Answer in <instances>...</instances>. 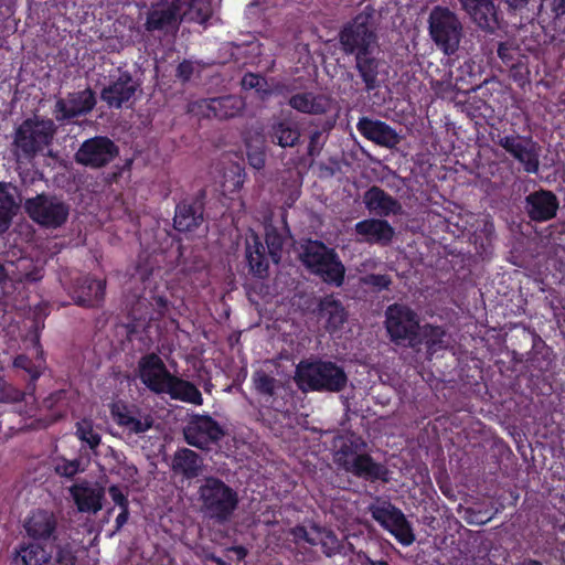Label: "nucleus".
<instances>
[{
	"label": "nucleus",
	"mask_w": 565,
	"mask_h": 565,
	"mask_svg": "<svg viewBox=\"0 0 565 565\" xmlns=\"http://www.w3.org/2000/svg\"><path fill=\"white\" fill-rule=\"evenodd\" d=\"M139 377L154 393H166L174 399L195 405L202 404L200 391L191 383L171 375L162 360L156 354L146 355L140 360Z\"/></svg>",
	"instance_id": "nucleus-1"
},
{
	"label": "nucleus",
	"mask_w": 565,
	"mask_h": 565,
	"mask_svg": "<svg viewBox=\"0 0 565 565\" xmlns=\"http://www.w3.org/2000/svg\"><path fill=\"white\" fill-rule=\"evenodd\" d=\"M386 329L392 340L409 345L425 343L430 350L441 343L444 331L437 327H419L416 315L408 308L394 305L386 310Z\"/></svg>",
	"instance_id": "nucleus-2"
},
{
	"label": "nucleus",
	"mask_w": 565,
	"mask_h": 565,
	"mask_svg": "<svg viewBox=\"0 0 565 565\" xmlns=\"http://www.w3.org/2000/svg\"><path fill=\"white\" fill-rule=\"evenodd\" d=\"M217 3L218 0H190L184 10L185 3L180 0H160L152 4L146 26L150 31L174 26L182 17L203 23L212 15Z\"/></svg>",
	"instance_id": "nucleus-3"
},
{
	"label": "nucleus",
	"mask_w": 565,
	"mask_h": 565,
	"mask_svg": "<svg viewBox=\"0 0 565 565\" xmlns=\"http://www.w3.org/2000/svg\"><path fill=\"white\" fill-rule=\"evenodd\" d=\"M295 380L302 391L337 392L347 384V375L343 370L332 362L324 361L300 362Z\"/></svg>",
	"instance_id": "nucleus-4"
},
{
	"label": "nucleus",
	"mask_w": 565,
	"mask_h": 565,
	"mask_svg": "<svg viewBox=\"0 0 565 565\" xmlns=\"http://www.w3.org/2000/svg\"><path fill=\"white\" fill-rule=\"evenodd\" d=\"M365 444L353 434L340 436L334 440V460L345 470L370 479H385L384 469L370 457L362 455Z\"/></svg>",
	"instance_id": "nucleus-5"
},
{
	"label": "nucleus",
	"mask_w": 565,
	"mask_h": 565,
	"mask_svg": "<svg viewBox=\"0 0 565 565\" xmlns=\"http://www.w3.org/2000/svg\"><path fill=\"white\" fill-rule=\"evenodd\" d=\"M301 262L326 282L340 286L344 278V266L337 254L317 241H307L299 249Z\"/></svg>",
	"instance_id": "nucleus-6"
},
{
	"label": "nucleus",
	"mask_w": 565,
	"mask_h": 565,
	"mask_svg": "<svg viewBox=\"0 0 565 565\" xmlns=\"http://www.w3.org/2000/svg\"><path fill=\"white\" fill-rule=\"evenodd\" d=\"M433 40L447 55L454 54L460 43L461 24L457 17L445 8H435L429 17Z\"/></svg>",
	"instance_id": "nucleus-7"
},
{
	"label": "nucleus",
	"mask_w": 565,
	"mask_h": 565,
	"mask_svg": "<svg viewBox=\"0 0 565 565\" xmlns=\"http://www.w3.org/2000/svg\"><path fill=\"white\" fill-rule=\"evenodd\" d=\"M54 135V124L38 117L26 119L17 130L14 143L26 157L42 151Z\"/></svg>",
	"instance_id": "nucleus-8"
},
{
	"label": "nucleus",
	"mask_w": 565,
	"mask_h": 565,
	"mask_svg": "<svg viewBox=\"0 0 565 565\" xmlns=\"http://www.w3.org/2000/svg\"><path fill=\"white\" fill-rule=\"evenodd\" d=\"M200 499L205 510L215 518L230 515L237 503L236 494L217 479H207L200 489Z\"/></svg>",
	"instance_id": "nucleus-9"
},
{
	"label": "nucleus",
	"mask_w": 565,
	"mask_h": 565,
	"mask_svg": "<svg viewBox=\"0 0 565 565\" xmlns=\"http://www.w3.org/2000/svg\"><path fill=\"white\" fill-rule=\"evenodd\" d=\"M371 513L403 545H411L415 535L405 515L388 502H377L371 508Z\"/></svg>",
	"instance_id": "nucleus-10"
},
{
	"label": "nucleus",
	"mask_w": 565,
	"mask_h": 565,
	"mask_svg": "<svg viewBox=\"0 0 565 565\" xmlns=\"http://www.w3.org/2000/svg\"><path fill=\"white\" fill-rule=\"evenodd\" d=\"M25 210L33 221L47 227L62 225L68 216L67 205L56 198L44 195L28 200Z\"/></svg>",
	"instance_id": "nucleus-11"
},
{
	"label": "nucleus",
	"mask_w": 565,
	"mask_h": 565,
	"mask_svg": "<svg viewBox=\"0 0 565 565\" xmlns=\"http://www.w3.org/2000/svg\"><path fill=\"white\" fill-rule=\"evenodd\" d=\"M341 43L347 52L366 54L374 44V35L370 26V17L361 14L341 33Z\"/></svg>",
	"instance_id": "nucleus-12"
},
{
	"label": "nucleus",
	"mask_w": 565,
	"mask_h": 565,
	"mask_svg": "<svg viewBox=\"0 0 565 565\" xmlns=\"http://www.w3.org/2000/svg\"><path fill=\"white\" fill-rule=\"evenodd\" d=\"M118 153L117 147L105 137L86 140L76 152V161L84 166L98 168L110 162Z\"/></svg>",
	"instance_id": "nucleus-13"
},
{
	"label": "nucleus",
	"mask_w": 565,
	"mask_h": 565,
	"mask_svg": "<svg viewBox=\"0 0 565 565\" xmlns=\"http://www.w3.org/2000/svg\"><path fill=\"white\" fill-rule=\"evenodd\" d=\"M188 444L198 448H207L223 436L222 428L209 416L193 417L184 429Z\"/></svg>",
	"instance_id": "nucleus-14"
},
{
	"label": "nucleus",
	"mask_w": 565,
	"mask_h": 565,
	"mask_svg": "<svg viewBox=\"0 0 565 565\" xmlns=\"http://www.w3.org/2000/svg\"><path fill=\"white\" fill-rule=\"evenodd\" d=\"M500 145L523 166L525 171L534 173L539 169V146L529 138L504 137Z\"/></svg>",
	"instance_id": "nucleus-15"
},
{
	"label": "nucleus",
	"mask_w": 565,
	"mask_h": 565,
	"mask_svg": "<svg viewBox=\"0 0 565 565\" xmlns=\"http://www.w3.org/2000/svg\"><path fill=\"white\" fill-rule=\"evenodd\" d=\"M71 495L81 512L97 513L103 504L104 489L97 484L81 482L71 489Z\"/></svg>",
	"instance_id": "nucleus-16"
},
{
	"label": "nucleus",
	"mask_w": 565,
	"mask_h": 565,
	"mask_svg": "<svg viewBox=\"0 0 565 565\" xmlns=\"http://www.w3.org/2000/svg\"><path fill=\"white\" fill-rule=\"evenodd\" d=\"M359 131L373 142L392 148L399 142L398 135L386 124L363 118L358 124Z\"/></svg>",
	"instance_id": "nucleus-17"
},
{
	"label": "nucleus",
	"mask_w": 565,
	"mask_h": 565,
	"mask_svg": "<svg viewBox=\"0 0 565 565\" xmlns=\"http://www.w3.org/2000/svg\"><path fill=\"white\" fill-rule=\"evenodd\" d=\"M462 8L481 28L492 31L497 25V11L493 2L489 0H460Z\"/></svg>",
	"instance_id": "nucleus-18"
},
{
	"label": "nucleus",
	"mask_w": 565,
	"mask_h": 565,
	"mask_svg": "<svg viewBox=\"0 0 565 565\" xmlns=\"http://www.w3.org/2000/svg\"><path fill=\"white\" fill-rule=\"evenodd\" d=\"M95 105L94 94L85 89L73 94L67 100L56 103V118L65 119L89 111Z\"/></svg>",
	"instance_id": "nucleus-19"
},
{
	"label": "nucleus",
	"mask_w": 565,
	"mask_h": 565,
	"mask_svg": "<svg viewBox=\"0 0 565 565\" xmlns=\"http://www.w3.org/2000/svg\"><path fill=\"white\" fill-rule=\"evenodd\" d=\"M558 203L554 194L541 191L527 196V212L531 218L545 221L556 213Z\"/></svg>",
	"instance_id": "nucleus-20"
},
{
	"label": "nucleus",
	"mask_w": 565,
	"mask_h": 565,
	"mask_svg": "<svg viewBox=\"0 0 565 565\" xmlns=\"http://www.w3.org/2000/svg\"><path fill=\"white\" fill-rule=\"evenodd\" d=\"M355 230L361 239L370 243H388L394 234L390 224L382 220H365L355 225Z\"/></svg>",
	"instance_id": "nucleus-21"
},
{
	"label": "nucleus",
	"mask_w": 565,
	"mask_h": 565,
	"mask_svg": "<svg viewBox=\"0 0 565 565\" xmlns=\"http://www.w3.org/2000/svg\"><path fill=\"white\" fill-rule=\"evenodd\" d=\"M136 83L128 75H121L117 82L103 90V99L113 107H120L128 102L136 92Z\"/></svg>",
	"instance_id": "nucleus-22"
},
{
	"label": "nucleus",
	"mask_w": 565,
	"mask_h": 565,
	"mask_svg": "<svg viewBox=\"0 0 565 565\" xmlns=\"http://www.w3.org/2000/svg\"><path fill=\"white\" fill-rule=\"evenodd\" d=\"M246 256L254 274L262 277L267 273L268 262L265 247L254 231H250L246 237Z\"/></svg>",
	"instance_id": "nucleus-23"
},
{
	"label": "nucleus",
	"mask_w": 565,
	"mask_h": 565,
	"mask_svg": "<svg viewBox=\"0 0 565 565\" xmlns=\"http://www.w3.org/2000/svg\"><path fill=\"white\" fill-rule=\"evenodd\" d=\"M55 524L56 521L53 513L36 510L30 514L24 527L29 535L36 539H45L53 533Z\"/></svg>",
	"instance_id": "nucleus-24"
},
{
	"label": "nucleus",
	"mask_w": 565,
	"mask_h": 565,
	"mask_svg": "<svg viewBox=\"0 0 565 565\" xmlns=\"http://www.w3.org/2000/svg\"><path fill=\"white\" fill-rule=\"evenodd\" d=\"M12 565H54L51 555L39 544L21 545L13 555Z\"/></svg>",
	"instance_id": "nucleus-25"
},
{
	"label": "nucleus",
	"mask_w": 565,
	"mask_h": 565,
	"mask_svg": "<svg viewBox=\"0 0 565 565\" xmlns=\"http://www.w3.org/2000/svg\"><path fill=\"white\" fill-rule=\"evenodd\" d=\"M17 189L9 183H0V232L8 230L19 205L15 200Z\"/></svg>",
	"instance_id": "nucleus-26"
},
{
	"label": "nucleus",
	"mask_w": 565,
	"mask_h": 565,
	"mask_svg": "<svg viewBox=\"0 0 565 565\" xmlns=\"http://www.w3.org/2000/svg\"><path fill=\"white\" fill-rule=\"evenodd\" d=\"M111 415L118 425L125 426L134 433L146 431L151 425L148 418H136L127 405L121 402H116L111 405Z\"/></svg>",
	"instance_id": "nucleus-27"
},
{
	"label": "nucleus",
	"mask_w": 565,
	"mask_h": 565,
	"mask_svg": "<svg viewBox=\"0 0 565 565\" xmlns=\"http://www.w3.org/2000/svg\"><path fill=\"white\" fill-rule=\"evenodd\" d=\"M320 320L330 331L338 330L345 320V312L341 303L332 297H326L320 303Z\"/></svg>",
	"instance_id": "nucleus-28"
},
{
	"label": "nucleus",
	"mask_w": 565,
	"mask_h": 565,
	"mask_svg": "<svg viewBox=\"0 0 565 565\" xmlns=\"http://www.w3.org/2000/svg\"><path fill=\"white\" fill-rule=\"evenodd\" d=\"M364 202L371 212L379 215H388L398 210L397 203L377 188H372L365 193Z\"/></svg>",
	"instance_id": "nucleus-29"
},
{
	"label": "nucleus",
	"mask_w": 565,
	"mask_h": 565,
	"mask_svg": "<svg viewBox=\"0 0 565 565\" xmlns=\"http://www.w3.org/2000/svg\"><path fill=\"white\" fill-rule=\"evenodd\" d=\"M106 451L105 456L108 459L110 471L120 477L127 483L137 482V468L134 465L128 463L122 454L114 450L113 448L108 447Z\"/></svg>",
	"instance_id": "nucleus-30"
},
{
	"label": "nucleus",
	"mask_w": 565,
	"mask_h": 565,
	"mask_svg": "<svg viewBox=\"0 0 565 565\" xmlns=\"http://www.w3.org/2000/svg\"><path fill=\"white\" fill-rule=\"evenodd\" d=\"M289 104L298 111L319 114L323 113L328 108L329 100L323 96H316L311 93H301L292 96Z\"/></svg>",
	"instance_id": "nucleus-31"
},
{
	"label": "nucleus",
	"mask_w": 565,
	"mask_h": 565,
	"mask_svg": "<svg viewBox=\"0 0 565 565\" xmlns=\"http://www.w3.org/2000/svg\"><path fill=\"white\" fill-rule=\"evenodd\" d=\"M201 459L190 449H181L175 452L172 467L175 471L183 473L186 477H195L201 469Z\"/></svg>",
	"instance_id": "nucleus-32"
},
{
	"label": "nucleus",
	"mask_w": 565,
	"mask_h": 565,
	"mask_svg": "<svg viewBox=\"0 0 565 565\" xmlns=\"http://www.w3.org/2000/svg\"><path fill=\"white\" fill-rule=\"evenodd\" d=\"M105 282L102 279L85 280L74 295V299L78 305L93 306L97 303L104 296Z\"/></svg>",
	"instance_id": "nucleus-33"
},
{
	"label": "nucleus",
	"mask_w": 565,
	"mask_h": 565,
	"mask_svg": "<svg viewBox=\"0 0 565 565\" xmlns=\"http://www.w3.org/2000/svg\"><path fill=\"white\" fill-rule=\"evenodd\" d=\"M212 110H215V117L220 119L234 117L241 113L244 103L239 97L226 96L221 98H212Z\"/></svg>",
	"instance_id": "nucleus-34"
},
{
	"label": "nucleus",
	"mask_w": 565,
	"mask_h": 565,
	"mask_svg": "<svg viewBox=\"0 0 565 565\" xmlns=\"http://www.w3.org/2000/svg\"><path fill=\"white\" fill-rule=\"evenodd\" d=\"M14 366L23 369L26 373L30 374L32 380L38 379L44 369V360L40 349L34 347L32 351V358L28 355L18 356L14 360Z\"/></svg>",
	"instance_id": "nucleus-35"
},
{
	"label": "nucleus",
	"mask_w": 565,
	"mask_h": 565,
	"mask_svg": "<svg viewBox=\"0 0 565 565\" xmlns=\"http://www.w3.org/2000/svg\"><path fill=\"white\" fill-rule=\"evenodd\" d=\"M202 223V216L195 215L192 207L178 206L174 215V227L180 232H191Z\"/></svg>",
	"instance_id": "nucleus-36"
},
{
	"label": "nucleus",
	"mask_w": 565,
	"mask_h": 565,
	"mask_svg": "<svg viewBox=\"0 0 565 565\" xmlns=\"http://www.w3.org/2000/svg\"><path fill=\"white\" fill-rule=\"evenodd\" d=\"M247 158L250 166L255 169H262L265 164V139L256 134L246 140Z\"/></svg>",
	"instance_id": "nucleus-37"
},
{
	"label": "nucleus",
	"mask_w": 565,
	"mask_h": 565,
	"mask_svg": "<svg viewBox=\"0 0 565 565\" xmlns=\"http://www.w3.org/2000/svg\"><path fill=\"white\" fill-rule=\"evenodd\" d=\"M242 87L245 90L255 89L257 96L263 100L267 99L276 92V88H274L263 77L256 74H246L242 79Z\"/></svg>",
	"instance_id": "nucleus-38"
},
{
	"label": "nucleus",
	"mask_w": 565,
	"mask_h": 565,
	"mask_svg": "<svg viewBox=\"0 0 565 565\" xmlns=\"http://www.w3.org/2000/svg\"><path fill=\"white\" fill-rule=\"evenodd\" d=\"M356 64L361 75L369 88L374 87L377 74L379 63L369 56V53L356 56Z\"/></svg>",
	"instance_id": "nucleus-39"
},
{
	"label": "nucleus",
	"mask_w": 565,
	"mask_h": 565,
	"mask_svg": "<svg viewBox=\"0 0 565 565\" xmlns=\"http://www.w3.org/2000/svg\"><path fill=\"white\" fill-rule=\"evenodd\" d=\"M274 137L281 147L294 146L298 140L299 134L289 122H280L274 127Z\"/></svg>",
	"instance_id": "nucleus-40"
},
{
	"label": "nucleus",
	"mask_w": 565,
	"mask_h": 565,
	"mask_svg": "<svg viewBox=\"0 0 565 565\" xmlns=\"http://www.w3.org/2000/svg\"><path fill=\"white\" fill-rule=\"evenodd\" d=\"M76 435L93 450L100 444V436L89 420L84 419L77 424Z\"/></svg>",
	"instance_id": "nucleus-41"
},
{
	"label": "nucleus",
	"mask_w": 565,
	"mask_h": 565,
	"mask_svg": "<svg viewBox=\"0 0 565 565\" xmlns=\"http://www.w3.org/2000/svg\"><path fill=\"white\" fill-rule=\"evenodd\" d=\"M266 243L268 254L274 263H278L281 257V249L285 245V238L278 234L275 230H268L266 233Z\"/></svg>",
	"instance_id": "nucleus-42"
},
{
	"label": "nucleus",
	"mask_w": 565,
	"mask_h": 565,
	"mask_svg": "<svg viewBox=\"0 0 565 565\" xmlns=\"http://www.w3.org/2000/svg\"><path fill=\"white\" fill-rule=\"evenodd\" d=\"M316 534L319 536L320 543L328 556L337 553L340 548V542L337 539V536L329 532V531H315Z\"/></svg>",
	"instance_id": "nucleus-43"
},
{
	"label": "nucleus",
	"mask_w": 565,
	"mask_h": 565,
	"mask_svg": "<svg viewBox=\"0 0 565 565\" xmlns=\"http://www.w3.org/2000/svg\"><path fill=\"white\" fill-rule=\"evenodd\" d=\"M55 471L64 477H73L79 471V462L64 458L58 459L55 463Z\"/></svg>",
	"instance_id": "nucleus-44"
},
{
	"label": "nucleus",
	"mask_w": 565,
	"mask_h": 565,
	"mask_svg": "<svg viewBox=\"0 0 565 565\" xmlns=\"http://www.w3.org/2000/svg\"><path fill=\"white\" fill-rule=\"evenodd\" d=\"M210 103H212V98L199 100L192 105L191 111L202 117H215V110H212Z\"/></svg>",
	"instance_id": "nucleus-45"
},
{
	"label": "nucleus",
	"mask_w": 565,
	"mask_h": 565,
	"mask_svg": "<svg viewBox=\"0 0 565 565\" xmlns=\"http://www.w3.org/2000/svg\"><path fill=\"white\" fill-rule=\"evenodd\" d=\"M74 554L68 545L60 546L55 557L56 565H73Z\"/></svg>",
	"instance_id": "nucleus-46"
},
{
	"label": "nucleus",
	"mask_w": 565,
	"mask_h": 565,
	"mask_svg": "<svg viewBox=\"0 0 565 565\" xmlns=\"http://www.w3.org/2000/svg\"><path fill=\"white\" fill-rule=\"evenodd\" d=\"M255 386L264 393H271L274 388L273 380L265 373L257 372L254 376Z\"/></svg>",
	"instance_id": "nucleus-47"
},
{
	"label": "nucleus",
	"mask_w": 565,
	"mask_h": 565,
	"mask_svg": "<svg viewBox=\"0 0 565 565\" xmlns=\"http://www.w3.org/2000/svg\"><path fill=\"white\" fill-rule=\"evenodd\" d=\"M111 500L120 508H128L127 495L117 486H111L108 490Z\"/></svg>",
	"instance_id": "nucleus-48"
},
{
	"label": "nucleus",
	"mask_w": 565,
	"mask_h": 565,
	"mask_svg": "<svg viewBox=\"0 0 565 565\" xmlns=\"http://www.w3.org/2000/svg\"><path fill=\"white\" fill-rule=\"evenodd\" d=\"M463 518L468 523H471V524H483V523H487L491 519L490 515L475 513L471 510H466Z\"/></svg>",
	"instance_id": "nucleus-49"
},
{
	"label": "nucleus",
	"mask_w": 565,
	"mask_h": 565,
	"mask_svg": "<svg viewBox=\"0 0 565 565\" xmlns=\"http://www.w3.org/2000/svg\"><path fill=\"white\" fill-rule=\"evenodd\" d=\"M196 68H198L196 63H193L190 61H184L183 63H181L179 65L178 74L181 78L189 79Z\"/></svg>",
	"instance_id": "nucleus-50"
},
{
	"label": "nucleus",
	"mask_w": 565,
	"mask_h": 565,
	"mask_svg": "<svg viewBox=\"0 0 565 565\" xmlns=\"http://www.w3.org/2000/svg\"><path fill=\"white\" fill-rule=\"evenodd\" d=\"M365 282L384 288L390 284V280L385 276H370L365 279Z\"/></svg>",
	"instance_id": "nucleus-51"
},
{
	"label": "nucleus",
	"mask_w": 565,
	"mask_h": 565,
	"mask_svg": "<svg viewBox=\"0 0 565 565\" xmlns=\"http://www.w3.org/2000/svg\"><path fill=\"white\" fill-rule=\"evenodd\" d=\"M548 4L552 8V11L556 15H561L565 13V0H547Z\"/></svg>",
	"instance_id": "nucleus-52"
},
{
	"label": "nucleus",
	"mask_w": 565,
	"mask_h": 565,
	"mask_svg": "<svg viewBox=\"0 0 565 565\" xmlns=\"http://www.w3.org/2000/svg\"><path fill=\"white\" fill-rule=\"evenodd\" d=\"M294 535L297 540H305L311 544H316V537L309 536L307 531L303 527L296 529L294 531Z\"/></svg>",
	"instance_id": "nucleus-53"
},
{
	"label": "nucleus",
	"mask_w": 565,
	"mask_h": 565,
	"mask_svg": "<svg viewBox=\"0 0 565 565\" xmlns=\"http://www.w3.org/2000/svg\"><path fill=\"white\" fill-rule=\"evenodd\" d=\"M120 509H121V512L116 518V524H117L118 529L121 527L127 522L128 516H129L128 508H120Z\"/></svg>",
	"instance_id": "nucleus-54"
},
{
	"label": "nucleus",
	"mask_w": 565,
	"mask_h": 565,
	"mask_svg": "<svg viewBox=\"0 0 565 565\" xmlns=\"http://www.w3.org/2000/svg\"><path fill=\"white\" fill-rule=\"evenodd\" d=\"M9 391H10V394L8 395V401H11V402H18L20 399H25L26 398V394L24 393H21L12 387H9Z\"/></svg>",
	"instance_id": "nucleus-55"
},
{
	"label": "nucleus",
	"mask_w": 565,
	"mask_h": 565,
	"mask_svg": "<svg viewBox=\"0 0 565 565\" xmlns=\"http://www.w3.org/2000/svg\"><path fill=\"white\" fill-rule=\"evenodd\" d=\"M498 54L499 56L504 61V62H509L511 56L509 54V47L505 45V44H501L498 49Z\"/></svg>",
	"instance_id": "nucleus-56"
},
{
	"label": "nucleus",
	"mask_w": 565,
	"mask_h": 565,
	"mask_svg": "<svg viewBox=\"0 0 565 565\" xmlns=\"http://www.w3.org/2000/svg\"><path fill=\"white\" fill-rule=\"evenodd\" d=\"M505 2L512 9H522L527 4L529 0H505Z\"/></svg>",
	"instance_id": "nucleus-57"
},
{
	"label": "nucleus",
	"mask_w": 565,
	"mask_h": 565,
	"mask_svg": "<svg viewBox=\"0 0 565 565\" xmlns=\"http://www.w3.org/2000/svg\"><path fill=\"white\" fill-rule=\"evenodd\" d=\"M232 553L235 554L237 559H242L246 555V550L244 547H242V546H238V547L233 548Z\"/></svg>",
	"instance_id": "nucleus-58"
},
{
	"label": "nucleus",
	"mask_w": 565,
	"mask_h": 565,
	"mask_svg": "<svg viewBox=\"0 0 565 565\" xmlns=\"http://www.w3.org/2000/svg\"><path fill=\"white\" fill-rule=\"evenodd\" d=\"M12 270L9 268L6 269L3 266L0 265V280H2L4 277H7Z\"/></svg>",
	"instance_id": "nucleus-59"
},
{
	"label": "nucleus",
	"mask_w": 565,
	"mask_h": 565,
	"mask_svg": "<svg viewBox=\"0 0 565 565\" xmlns=\"http://www.w3.org/2000/svg\"><path fill=\"white\" fill-rule=\"evenodd\" d=\"M367 563H369L370 565H388V564H387L386 562H384V561H372V559H370V558H367Z\"/></svg>",
	"instance_id": "nucleus-60"
},
{
	"label": "nucleus",
	"mask_w": 565,
	"mask_h": 565,
	"mask_svg": "<svg viewBox=\"0 0 565 565\" xmlns=\"http://www.w3.org/2000/svg\"><path fill=\"white\" fill-rule=\"evenodd\" d=\"M26 260L25 259H19L18 262V268H25Z\"/></svg>",
	"instance_id": "nucleus-61"
},
{
	"label": "nucleus",
	"mask_w": 565,
	"mask_h": 565,
	"mask_svg": "<svg viewBox=\"0 0 565 565\" xmlns=\"http://www.w3.org/2000/svg\"><path fill=\"white\" fill-rule=\"evenodd\" d=\"M25 277H26L28 279H31V280H35V279H38V278H39V276H38V275H33V274H29V273H28V274H25Z\"/></svg>",
	"instance_id": "nucleus-62"
},
{
	"label": "nucleus",
	"mask_w": 565,
	"mask_h": 565,
	"mask_svg": "<svg viewBox=\"0 0 565 565\" xmlns=\"http://www.w3.org/2000/svg\"><path fill=\"white\" fill-rule=\"evenodd\" d=\"M522 565H541V564L535 561H526V562L522 563Z\"/></svg>",
	"instance_id": "nucleus-63"
}]
</instances>
